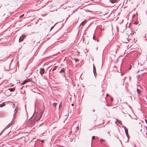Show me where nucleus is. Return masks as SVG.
Returning a JSON list of instances; mask_svg holds the SVG:
<instances>
[{
    "label": "nucleus",
    "instance_id": "nucleus-32",
    "mask_svg": "<svg viewBox=\"0 0 147 147\" xmlns=\"http://www.w3.org/2000/svg\"><path fill=\"white\" fill-rule=\"evenodd\" d=\"M14 105V104H13V105Z\"/></svg>",
    "mask_w": 147,
    "mask_h": 147
},
{
    "label": "nucleus",
    "instance_id": "nucleus-11",
    "mask_svg": "<svg viewBox=\"0 0 147 147\" xmlns=\"http://www.w3.org/2000/svg\"><path fill=\"white\" fill-rule=\"evenodd\" d=\"M110 1L112 3H114L116 2V0H110Z\"/></svg>",
    "mask_w": 147,
    "mask_h": 147
},
{
    "label": "nucleus",
    "instance_id": "nucleus-5",
    "mask_svg": "<svg viewBox=\"0 0 147 147\" xmlns=\"http://www.w3.org/2000/svg\"><path fill=\"white\" fill-rule=\"evenodd\" d=\"M125 132L127 136V137H128V130L125 127Z\"/></svg>",
    "mask_w": 147,
    "mask_h": 147
},
{
    "label": "nucleus",
    "instance_id": "nucleus-7",
    "mask_svg": "<svg viewBox=\"0 0 147 147\" xmlns=\"http://www.w3.org/2000/svg\"><path fill=\"white\" fill-rule=\"evenodd\" d=\"M28 80H25L23 83H22V84H23L26 83L27 82H28Z\"/></svg>",
    "mask_w": 147,
    "mask_h": 147
},
{
    "label": "nucleus",
    "instance_id": "nucleus-2",
    "mask_svg": "<svg viewBox=\"0 0 147 147\" xmlns=\"http://www.w3.org/2000/svg\"><path fill=\"white\" fill-rule=\"evenodd\" d=\"M45 72V69L44 68H41L40 71V73L41 75H42Z\"/></svg>",
    "mask_w": 147,
    "mask_h": 147
},
{
    "label": "nucleus",
    "instance_id": "nucleus-22",
    "mask_svg": "<svg viewBox=\"0 0 147 147\" xmlns=\"http://www.w3.org/2000/svg\"><path fill=\"white\" fill-rule=\"evenodd\" d=\"M24 14H22V15H21L20 16V17H22L23 16H24Z\"/></svg>",
    "mask_w": 147,
    "mask_h": 147
},
{
    "label": "nucleus",
    "instance_id": "nucleus-1",
    "mask_svg": "<svg viewBox=\"0 0 147 147\" xmlns=\"http://www.w3.org/2000/svg\"><path fill=\"white\" fill-rule=\"evenodd\" d=\"M45 108V107L44 106H43L42 107L41 109V115L39 119H38V120H39L40 118H41V116H42V115L43 114V113L44 111Z\"/></svg>",
    "mask_w": 147,
    "mask_h": 147
},
{
    "label": "nucleus",
    "instance_id": "nucleus-8",
    "mask_svg": "<svg viewBox=\"0 0 147 147\" xmlns=\"http://www.w3.org/2000/svg\"><path fill=\"white\" fill-rule=\"evenodd\" d=\"M16 109L14 110V113L13 115V117H15L16 114L17 112V111L16 110Z\"/></svg>",
    "mask_w": 147,
    "mask_h": 147
},
{
    "label": "nucleus",
    "instance_id": "nucleus-19",
    "mask_svg": "<svg viewBox=\"0 0 147 147\" xmlns=\"http://www.w3.org/2000/svg\"><path fill=\"white\" fill-rule=\"evenodd\" d=\"M92 139H95V136H93L92 137Z\"/></svg>",
    "mask_w": 147,
    "mask_h": 147
},
{
    "label": "nucleus",
    "instance_id": "nucleus-9",
    "mask_svg": "<svg viewBox=\"0 0 147 147\" xmlns=\"http://www.w3.org/2000/svg\"><path fill=\"white\" fill-rule=\"evenodd\" d=\"M8 90H9L10 92H13L14 90V88H9Z\"/></svg>",
    "mask_w": 147,
    "mask_h": 147
},
{
    "label": "nucleus",
    "instance_id": "nucleus-17",
    "mask_svg": "<svg viewBox=\"0 0 147 147\" xmlns=\"http://www.w3.org/2000/svg\"><path fill=\"white\" fill-rule=\"evenodd\" d=\"M116 120L118 122V123H121V122L120 121H119L117 119H116Z\"/></svg>",
    "mask_w": 147,
    "mask_h": 147
},
{
    "label": "nucleus",
    "instance_id": "nucleus-30",
    "mask_svg": "<svg viewBox=\"0 0 147 147\" xmlns=\"http://www.w3.org/2000/svg\"><path fill=\"white\" fill-rule=\"evenodd\" d=\"M129 69H130V67H129Z\"/></svg>",
    "mask_w": 147,
    "mask_h": 147
},
{
    "label": "nucleus",
    "instance_id": "nucleus-4",
    "mask_svg": "<svg viewBox=\"0 0 147 147\" xmlns=\"http://www.w3.org/2000/svg\"><path fill=\"white\" fill-rule=\"evenodd\" d=\"M93 72L94 73V74L95 76V74H96V68L95 66H94V65H93Z\"/></svg>",
    "mask_w": 147,
    "mask_h": 147
},
{
    "label": "nucleus",
    "instance_id": "nucleus-12",
    "mask_svg": "<svg viewBox=\"0 0 147 147\" xmlns=\"http://www.w3.org/2000/svg\"><path fill=\"white\" fill-rule=\"evenodd\" d=\"M139 23V22L137 20L134 21V24H138Z\"/></svg>",
    "mask_w": 147,
    "mask_h": 147
},
{
    "label": "nucleus",
    "instance_id": "nucleus-31",
    "mask_svg": "<svg viewBox=\"0 0 147 147\" xmlns=\"http://www.w3.org/2000/svg\"><path fill=\"white\" fill-rule=\"evenodd\" d=\"M129 69H130V67H129Z\"/></svg>",
    "mask_w": 147,
    "mask_h": 147
},
{
    "label": "nucleus",
    "instance_id": "nucleus-27",
    "mask_svg": "<svg viewBox=\"0 0 147 147\" xmlns=\"http://www.w3.org/2000/svg\"><path fill=\"white\" fill-rule=\"evenodd\" d=\"M53 26L51 28V29L52 28H53Z\"/></svg>",
    "mask_w": 147,
    "mask_h": 147
},
{
    "label": "nucleus",
    "instance_id": "nucleus-26",
    "mask_svg": "<svg viewBox=\"0 0 147 147\" xmlns=\"http://www.w3.org/2000/svg\"><path fill=\"white\" fill-rule=\"evenodd\" d=\"M61 104H60L59 105V107L61 106Z\"/></svg>",
    "mask_w": 147,
    "mask_h": 147
},
{
    "label": "nucleus",
    "instance_id": "nucleus-16",
    "mask_svg": "<svg viewBox=\"0 0 147 147\" xmlns=\"http://www.w3.org/2000/svg\"><path fill=\"white\" fill-rule=\"evenodd\" d=\"M4 105H5L4 104H0V107H3Z\"/></svg>",
    "mask_w": 147,
    "mask_h": 147
},
{
    "label": "nucleus",
    "instance_id": "nucleus-28",
    "mask_svg": "<svg viewBox=\"0 0 147 147\" xmlns=\"http://www.w3.org/2000/svg\"><path fill=\"white\" fill-rule=\"evenodd\" d=\"M108 95H109L108 94H107V96H108Z\"/></svg>",
    "mask_w": 147,
    "mask_h": 147
},
{
    "label": "nucleus",
    "instance_id": "nucleus-24",
    "mask_svg": "<svg viewBox=\"0 0 147 147\" xmlns=\"http://www.w3.org/2000/svg\"><path fill=\"white\" fill-rule=\"evenodd\" d=\"M145 120L146 122L147 123V120L145 119Z\"/></svg>",
    "mask_w": 147,
    "mask_h": 147
},
{
    "label": "nucleus",
    "instance_id": "nucleus-13",
    "mask_svg": "<svg viewBox=\"0 0 147 147\" xmlns=\"http://www.w3.org/2000/svg\"><path fill=\"white\" fill-rule=\"evenodd\" d=\"M137 92L139 94H140V90L138 88L137 89Z\"/></svg>",
    "mask_w": 147,
    "mask_h": 147
},
{
    "label": "nucleus",
    "instance_id": "nucleus-15",
    "mask_svg": "<svg viewBox=\"0 0 147 147\" xmlns=\"http://www.w3.org/2000/svg\"><path fill=\"white\" fill-rule=\"evenodd\" d=\"M56 69V67H55L52 69V71H53L55 70Z\"/></svg>",
    "mask_w": 147,
    "mask_h": 147
},
{
    "label": "nucleus",
    "instance_id": "nucleus-14",
    "mask_svg": "<svg viewBox=\"0 0 147 147\" xmlns=\"http://www.w3.org/2000/svg\"><path fill=\"white\" fill-rule=\"evenodd\" d=\"M57 104L56 103H53V105L54 107H55L56 105H57Z\"/></svg>",
    "mask_w": 147,
    "mask_h": 147
},
{
    "label": "nucleus",
    "instance_id": "nucleus-18",
    "mask_svg": "<svg viewBox=\"0 0 147 147\" xmlns=\"http://www.w3.org/2000/svg\"><path fill=\"white\" fill-rule=\"evenodd\" d=\"M11 124H10V123H9V125H7V128H8L9 127H10V126H11Z\"/></svg>",
    "mask_w": 147,
    "mask_h": 147
},
{
    "label": "nucleus",
    "instance_id": "nucleus-25",
    "mask_svg": "<svg viewBox=\"0 0 147 147\" xmlns=\"http://www.w3.org/2000/svg\"><path fill=\"white\" fill-rule=\"evenodd\" d=\"M43 141H44L43 140H42L41 141L42 142H43Z\"/></svg>",
    "mask_w": 147,
    "mask_h": 147
},
{
    "label": "nucleus",
    "instance_id": "nucleus-23",
    "mask_svg": "<svg viewBox=\"0 0 147 147\" xmlns=\"http://www.w3.org/2000/svg\"><path fill=\"white\" fill-rule=\"evenodd\" d=\"M110 100H111V101H113V98H111Z\"/></svg>",
    "mask_w": 147,
    "mask_h": 147
},
{
    "label": "nucleus",
    "instance_id": "nucleus-33",
    "mask_svg": "<svg viewBox=\"0 0 147 147\" xmlns=\"http://www.w3.org/2000/svg\"><path fill=\"white\" fill-rule=\"evenodd\" d=\"M94 112V110H93Z\"/></svg>",
    "mask_w": 147,
    "mask_h": 147
},
{
    "label": "nucleus",
    "instance_id": "nucleus-21",
    "mask_svg": "<svg viewBox=\"0 0 147 147\" xmlns=\"http://www.w3.org/2000/svg\"><path fill=\"white\" fill-rule=\"evenodd\" d=\"M85 22V21H83L81 23V24L83 25L84 23Z\"/></svg>",
    "mask_w": 147,
    "mask_h": 147
},
{
    "label": "nucleus",
    "instance_id": "nucleus-10",
    "mask_svg": "<svg viewBox=\"0 0 147 147\" xmlns=\"http://www.w3.org/2000/svg\"><path fill=\"white\" fill-rule=\"evenodd\" d=\"M105 140L103 139H101L100 140L99 142L100 143H102L103 142H105Z\"/></svg>",
    "mask_w": 147,
    "mask_h": 147
},
{
    "label": "nucleus",
    "instance_id": "nucleus-29",
    "mask_svg": "<svg viewBox=\"0 0 147 147\" xmlns=\"http://www.w3.org/2000/svg\"><path fill=\"white\" fill-rule=\"evenodd\" d=\"M71 105H72V106H73V104H72Z\"/></svg>",
    "mask_w": 147,
    "mask_h": 147
},
{
    "label": "nucleus",
    "instance_id": "nucleus-6",
    "mask_svg": "<svg viewBox=\"0 0 147 147\" xmlns=\"http://www.w3.org/2000/svg\"><path fill=\"white\" fill-rule=\"evenodd\" d=\"M65 69L64 68H62L61 70L59 71L60 73H64Z\"/></svg>",
    "mask_w": 147,
    "mask_h": 147
},
{
    "label": "nucleus",
    "instance_id": "nucleus-3",
    "mask_svg": "<svg viewBox=\"0 0 147 147\" xmlns=\"http://www.w3.org/2000/svg\"><path fill=\"white\" fill-rule=\"evenodd\" d=\"M25 37V36L24 35H23L21 36L19 39V42H20L22 41L23 40Z\"/></svg>",
    "mask_w": 147,
    "mask_h": 147
},
{
    "label": "nucleus",
    "instance_id": "nucleus-20",
    "mask_svg": "<svg viewBox=\"0 0 147 147\" xmlns=\"http://www.w3.org/2000/svg\"><path fill=\"white\" fill-rule=\"evenodd\" d=\"M95 38L94 35V34L93 36V38L94 40H95Z\"/></svg>",
    "mask_w": 147,
    "mask_h": 147
}]
</instances>
